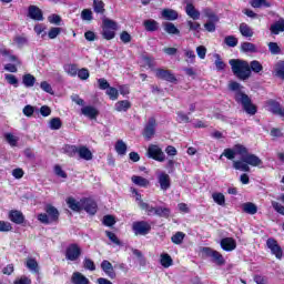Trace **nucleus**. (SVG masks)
Wrapping results in <instances>:
<instances>
[{
  "label": "nucleus",
  "mask_w": 284,
  "mask_h": 284,
  "mask_svg": "<svg viewBox=\"0 0 284 284\" xmlns=\"http://www.w3.org/2000/svg\"><path fill=\"white\" fill-rule=\"evenodd\" d=\"M236 155L242 156L241 160H235ZM223 156L229 161H233V169L240 170V172H250V165L252 168L263 165V160L256 154L250 153V149L241 143L234 144L233 149H224L220 159H223Z\"/></svg>",
  "instance_id": "nucleus-1"
},
{
  "label": "nucleus",
  "mask_w": 284,
  "mask_h": 284,
  "mask_svg": "<svg viewBox=\"0 0 284 284\" xmlns=\"http://www.w3.org/2000/svg\"><path fill=\"white\" fill-rule=\"evenodd\" d=\"M231 65V70L240 81H247L252 77V69L250 68V63L245 60L241 59H231L229 61Z\"/></svg>",
  "instance_id": "nucleus-2"
},
{
  "label": "nucleus",
  "mask_w": 284,
  "mask_h": 284,
  "mask_svg": "<svg viewBox=\"0 0 284 284\" xmlns=\"http://www.w3.org/2000/svg\"><path fill=\"white\" fill-rule=\"evenodd\" d=\"M45 213H39L37 215V220L42 223V225H52V223H59V216H61V213H59V209L55 207L52 204H47L44 206Z\"/></svg>",
  "instance_id": "nucleus-3"
},
{
  "label": "nucleus",
  "mask_w": 284,
  "mask_h": 284,
  "mask_svg": "<svg viewBox=\"0 0 284 284\" xmlns=\"http://www.w3.org/2000/svg\"><path fill=\"white\" fill-rule=\"evenodd\" d=\"M234 100L242 105V109L246 114L250 116H254L256 112H258V106L256 104L252 103V98L247 95L245 92H236Z\"/></svg>",
  "instance_id": "nucleus-4"
},
{
  "label": "nucleus",
  "mask_w": 284,
  "mask_h": 284,
  "mask_svg": "<svg viewBox=\"0 0 284 284\" xmlns=\"http://www.w3.org/2000/svg\"><path fill=\"white\" fill-rule=\"evenodd\" d=\"M67 152L69 156H74L75 154H79L80 159H83L84 161H92V151L85 145H68Z\"/></svg>",
  "instance_id": "nucleus-5"
},
{
  "label": "nucleus",
  "mask_w": 284,
  "mask_h": 284,
  "mask_svg": "<svg viewBox=\"0 0 284 284\" xmlns=\"http://www.w3.org/2000/svg\"><path fill=\"white\" fill-rule=\"evenodd\" d=\"M201 252L207 258H212L213 263H216L220 266L225 265V257H223V254H221V252L213 250L209 246H203L201 248Z\"/></svg>",
  "instance_id": "nucleus-6"
},
{
  "label": "nucleus",
  "mask_w": 284,
  "mask_h": 284,
  "mask_svg": "<svg viewBox=\"0 0 284 284\" xmlns=\"http://www.w3.org/2000/svg\"><path fill=\"white\" fill-rule=\"evenodd\" d=\"M132 232L135 236H148L152 232V225L148 221H135L132 223Z\"/></svg>",
  "instance_id": "nucleus-7"
},
{
  "label": "nucleus",
  "mask_w": 284,
  "mask_h": 284,
  "mask_svg": "<svg viewBox=\"0 0 284 284\" xmlns=\"http://www.w3.org/2000/svg\"><path fill=\"white\" fill-rule=\"evenodd\" d=\"M81 254H83V250L78 243H71L65 248V260L67 261H79L81 258Z\"/></svg>",
  "instance_id": "nucleus-8"
},
{
  "label": "nucleus",
  "mask_w": 284,
  "mask_h": 284,
  "mask_svg": "<svg viewBox=\"0 0 284 284\" xmlns=\"http://www.w3.org/2000/svg\"><path fill=\"white\" fill-rule=\"evenodd\" d=\"M156 125H159L156 123V118L155 116L149 118L148 123L144 125V129L142 131V136L146 141H152V139H154V135L156 134Z\"/></svg>",
  "instance_id": "nucleus-9"
},
{
  "label": "nucleus",
  "mask_w": 284,
  "mask_h": 284,
  "mask_svg": "<svg viewBox=\"0 0 284 284\" xmlns=\"http://www.w3.org/2000/svg\"><path fill=\"white\" fill-rule=\"evenodd\" d=\"M155 77L160 81H166L168 83H179V79L170 69L158 68L155 69Z\"/></svg>",
  "instance_id": "nucleus-10"
},
{
  "label": "nucleus",
  "mask_w": 284,
  "mask_h": 284,
  "mask_svg": "<svg viewBox=\"0 0 284 284\" xmlns=\"http://www.w3.org/2000/svg\"><path fill=\"white\" fill-rule=\"evenodd\" d=\"M146 154L149 159H153V161H158L159 163L165 161V153H163V150L156 144L149 145Z\"/></svg>",
  "instance_id": "nucleus-11"
},
{
  "label": "nucleus",
  "mask_w": 284,
  "mask_h": 284,
  "mask_svg": "<svg viewBox=\"0 0 284 284\" xmlns=\"http://www.w3.org/2000/svg\"><path fill=\"white\" fill-rule=\"evenodd\" d=\"M82 210L87 212V214H90V216H94L97 212H99V204H97V201L90 199V197H82Z\"/></svg>",
  "instance_id": "nucleus-12"
},
{
  "label": "nucleus",
  "mask_w": 284,
  "mask_h": 284,
  "mask_svg": "<svg viewBox=\"0 0 284 284\" xmlns=\"http://www.w3.org/2000/svg\"><path fill=\"white\" fill-rule=\"evenodd\" d=\"M266 246L268 247V250H271V253L273 254V256H275V258H277L278 261L283 258V247L278 245V241H276V239H268L266 241Z\"/></svg>",
  "instance_id": "nucleus-13"
},
{
  "label": "nucleus",
  "mask_w": 284,
  "mask_h": 284,
  "mask_svg": "<svg viewBox=\"0 0 284 284\" xmlns=\"http://www.w3.org/2000/svg\"><path fill=\"white\" fill-rule=\"evenodd\" d=\"M266 105H267L270 112H272V114H274L275 116H280L281 119H284V108H283V105H281V102H278L274 99H270L266 102Z\"/></svg>",
  "instance_id": "nucleus-14"
},
{
  "label": "nucleus",
  "mask_w": 284,
  "mask_h": 284,
  "mask_svg": "<svg viewBox=\"0 0 284 284\" xmlns=\"http://www.w3.org/2000/svg\"><path fill=\"white\" fill-rule=\"evenodd\" d=\"M8 219L16 225H23L26 223V215L19 210H11L8 213Z\"/></svg>",
  "instance_id": "nucleus-15"
},
{
  "label": "nucleus",
  "mask_w": 284,
  "mask_h": 284,
  "mask_svg": "<svg viewBox=\"0 0 284 284\" xmlns=\"http://www.w3.org/2000/svg\"><path fill=\"white\" fill-rule=\"evenodd\" d=\"M28 18L33 21H43V11L39 7L31 4L28 8Z\"/></svg>",
  "instance_id": "nucleus-16"
},
{
  "label": "nucleus",
  "mask_w": 284,
  "mask_h": 284,
  "mask_svg": "<svg viewBox=\"0 0 284 284\" xmlns=\"http://www.w3.org/2000/svg\"><path fill=\"white\" fill-rule=\"evenodd\" d=\"M81 114L90 119V121H97L100 113L99 109L94 108L93 105H85L81 109Z\"/></svg>",
  "instance_id": "nucleus-17"
},
{
  "label": "nucleus",
  "mask_w": 284,
  "mask_h": 284,
  "mask_svg": "<svg viewBox=\"0 0 284 284\" xmlns=\"http://www.w3.org/2000/svg\"><path fill=\"white\" fill-rule=\"evenodd\" d=\"M220 246L224 252H234L236 250V240L234 237H223L220 241Z\"/></svg>",
  "instance_id": "nucleus-18"
},
{
  "label": "nucleus",
  "mask_w": 284,
  "mask_h": 284,
  "mask_svg": "<svg viewBox=\"0 0 284 284\" xmlns=\"http://www.w3.org/2000/svg\"><path fill=\"white\" fill-rule=\"evenodd\" d=\"M101 270L109 276V278H116V272L114 271V266H112V263L108 260H103L101 262Z\"/></svg>",
  "instance_id": "nucleus-19"
},
{
  "label": "nucleus",
  "mask_w": 284,
  "mask_h": 284,
  "mask_svg": "<svg viewBox=\"0 0 284 284\" xmlns=\"http://www.w3.org/2000/svg\"><path fill=\"white\" fill-rule=\"evenodd\" d=\"M158 181H159L161 190H163L164 192L170 190L172 182H171L170 175L168 173L161 172L158 176Z\"/></svg>",
  "instance_id": "nucleus-20"
},
{
  "label": "nucleus",
  "mask_w": 284,
  "mask_h": 284,
  "mask_svg": "<svg viewBox=\"0 0 284 284\" xmlns=\"http://www.w3.org/2000/svg\"><path fill=\"white\" fill-rule=\"evenodd\" d=\"M185 12L190 19L193 21H199L201 19V12L196 10V7L192 2L186 3Z\"/></svg>",
  "instance_id": "nucleus-21"
},
{
  "label": "nucleus",
  "mask_w": 284,
  "mask_h": 284,
  "mask_svg": "<svg viewBox=\"0 0 284 284\" xmlns=\"http://www.w3.org/2000/svg\"><path fill=\"white\" fill-rule=\"evenodd\" d=\"M67 205L72 210V212H81L83 210V203L77 201L74 197L67 199Z\"/></svg>",
  "instance_id": "nucleus-22"
},
{
  "label": "nucleus",
  "mask_w": 284,
  "mask_h": 284,
  "mask_svg": "<svg viewBox=\"0 0 284 284\" xmlns=\"http://www.w3.org/2000/svg\"><path fill=\"white\" fill-rule=\"evenodd\" d=\"M72 284H90V280L81 272H74L71 276Z\"/></svg>",
  "instance_id": "nucleus-23"
},
{
  "label": "nucleus",
  "mask_w": 284,
  "mask_h": 284,
  "mask_svg": "<svg viewBox=\"0 0 284 284\" xmlns=\"http://www.w3.org/2000/svg\"><path fill=\"white\" fill-rule=\"evenodd\" d=\"M132 108V102L129 100H120L115 103L114 110L115 112H128Z\"/></svg>",
  "instance_id": "nucleus-24"
},
{
  "label": "nucleus",
  "mask_w": 284,
  "mask_h": 284,
  "mask_svg": "<svg viewBox=\"0 0 284 284\" xmlns=\"http://www.w3.org/2000/svg\"><path fill=\"white\" fill-rule=\"evenodd\" d=\"M240 33L242 37H245L246 39H252L254 37V29L250 27L247 23L242 22L240 24Z\"/></svg>",
  "instance_id": "nucleus-25"
},
{
  "label": "nucleus",
  "mask_w": 284,
  "mask_h": 284,
  "mask_svg": "<svg viewBox=\"0 0 284 284\" xmlns=\"http://www.w3.org/2000/svg\"><path fill=\"white\" fill-rule=\"evenodd\" d=\"M143 27L146 32H156L159 30V22L154 19L143 21Z\"/></svg>",
  "instance_id": "nucleus-26"
},
{
  "label": "nucleus",
  "mask_w": 284,
  "mask_h": 284,
  "mask_svg": "<svg viewBox=\"0 0 284 284\" xmlns=\"http://www.w3.org/2000/svg\"><path fill=\"white\" fill-rule=\"evenodd\" d=\"M271 34H281V32H284V19H280L278 21L274 22L270 27Z\"/></svg>",
  "instance_id": "nucleus-27"
},
{
  "label": "nucleus",
  "mask_w": 284,
  "mask_h": 284,
  "mask_svg": "<svg viewBox=\"0 0 284 284\" xmlns=\"http://www.w3.org/2000/svg\"><path fill=\"white\" fill-rule=\"evenodd\" d=\"M162 18L166 21H176V19H179V12L173 9H163Z\"/></svg>",
  "instance_id": "nucleus-28"
},
{
  "label": "nucleus",
  "mask_w": 284,
  "mask_h": 284,
  "mask_svg": "<svg viewBox=\"0 0 284 284\" xmlns=\"http://www.w3.org/2000/svg\"><path fill=\"white\" fill-rule=\"evenodd\" d=\"M170 214H172V210L165 206H155L154 216H159L160 219H170Z\"/></svg>",
  "instance_id": "nucleus-29"
},
{
  "label": "nucleus",
  "mask_w": 284,
  "mask_h": 284,
  "mask_svg": "<svg viewBox=\"0 0 284 284\" xmlns=\"http://www.w3.org/2000/svg\"><path fill=\"white\" fill-rule=\"evenodd\" d=\"M241 52H250L251 54H256L258 52V49L256 48V44L252 42H242L240 47Z\"/></svg>",
  "instance_id": "nucleus-30"
},
{
  "label": "nucleus",
  "mask_w": 284,
  "mask_h": 284,
  "mask_svg": "<svg viewBox=\"0 0 284 284\" xmlns=\"http://www.w3.org/2000/svg\"><path fill=\"white\" fill-rule=\"evenodd\" d=\"M132 183L138 185L139 187H148L150 185V180L141 176V175H133L131 178Z\"/></svg>",
  "instance_id": "nucleus-31"
},
{
  "label": "nucleus",
  "mask_w": 284,
  "mask_h": 284,
  "mask_svg": "<svg viewBox=\"0 0 284 284\" xmlns=\"http://www.w3.org/2000/svg\"><path fill=\"white\" fill-rule=\"evenodd\" d=\"M210 19H212V21H209L206 23H204V28L206 32H216V24L214 23V21H219V17L214 13H211Z\"/></svg>",
  "instance_id": "nucleus-32"
},
{
  "label": "nucleus",
  "mask_w": 284,
  "mask_h": 284,
  "mask_svg": "<svg viewBox=\"0 0 284 284\" xmlns=\"http://www.w3.org/2000/svg\"><path fill=\"white\" fill-rule=\"evenodd\" d=\"M22 83L24 88H34V83H37V78L31 73H26L22 75Z\"/></svg>",
  "instance_id": "nucleus-33"
},
{
  "label": "nucleus",
  "mask_w": 284,
  "mask_h": 284,
  "mask_svg": "<svg viewBox=\"0 0 284 284\" xmlns=\"http://www.w3.org/2000/svg\"><path fill=\"white\" fill-rule=\"evenodd\" d=\"M139 205H140V210H144L148 216H154L156 212V207L150 205L148 202H143V200H140Z\"/></svg>",
  "instance_id": "nucleus-34"
},
{
  "label": "nucleus",
  "mask_w": 284,
  "mask_h": 284,
  "mask_svg": "<svg viewBox=\"0 0 284 284\" xmlns=\"http://www.w3.org/2000/svg\"><path fill=\"white\" fill-rule=\"evenodd\" d=\"M160 263H161L162 267L168 268V267H172V265H174V260H172V256H170V254L163 253V254H161Z\"/></svg>",
  "instance_id": "nucleus-35"
},
{
  "label": "nucleus",
  "mask_w": 284,
  "mask_h": 284,
  "mask_svg": "<svg viewBox=\"0 0 284 284\" xmlns=\"http://www.w3.org/2000/svg\"><path fill=\"white\" fill-rule=\"evenodd\" d=\"M242 209H243V212H245V214L254 215L256 214V212H258V206H256V204L252 202L244 203Z\"/></svg>",
  "instance_id": "nucleus-36"
},
{
  "label": "nucleus",
  "mask_w": 284,
  "mask_h": 284,
  "mask_svg": "<svg viewBox=\"0 0 284 284\" xmlns=\"http://www.w3.org/2000/svg\"><path fill=\"white\" fill-rule=\"evenodd\" d=\"M26 267H28V270H30L31 272H34L36 274H38L39 262H37V260L34 257H29V258H27Z\"/></svg>",
  "instance_id": "nucleus-37"
},
{
  "label": "nucleus",
  "mask_w": 284,
  "mask_h": 284,
  "mask_svg": "<svg viewBox=\"0 0 284 284\" xmlns=\"http://www.w3.org/2000/svg\"><path fill=\"white\" fill-rule=\"evenodd\" d=\"M115 151L121 156H124V154H126V152H128V144H125V142H123V140H118L115 142Z\"/></svg>",
  "instance_id": "nucleus-38"
},
{
  "label": "nucleus",
  "mask_w": 284,
  "mask_h": 284,
  "mask_svg": "<svg viewBox=\"0 0 284 284\" xmlns=\"http://www.w3.org/2000/svg\"><path fill=\"white\" fill-rule=\"evenodd\" d=\"M64 72H67V74H69V77H77V74L79 72V67L74 63L65 64Z\"/></svg>",
  "instance_id": "nucleus-39"
},
{
  "label": "nucleus",
  "mask_w": 284,
  "mask_h": 284,
  "mask_svg": "<svg viewBox=\"0 0 284 284\" xmlns=\"http://www.w3.org/2000/svg\"><path fill=\"white\" fill-rule=\"evenodd\" d=\"M164 30L168 34H181L179 28H176V26H174L172 22H165Z\"/></svg>",
  "instance_id": "nucleus-40"
},
{
  "label": "nucleus",
  "mask_w": 284,
  "mask_h": 284,
  "mask_svg": "<svg viewBox=\"0 0 284 284\" xmlns=\"http://www.w3.org/2000/svg\"><path fill=\"white\" fill-rule=\"evenodd\" d=\"M50 130H61L63 128V122L61 118H52L49 122Z\"/></svg>",
  "instance_id": "nucleus-41"
},
{
  "label": "nucleus",
  "mask_w": 284,
  "mask_h": 284,
  "mask_svg": "<svg viewBox=\"0 0 284 284\" xmlns=\"http://www.w3.org/2000/svg\"><path fill=\"white\" fill-rule=\"evenodd\" d=\"M93 10L97 14H103L105 12V3L101 0H93Z\"/></svg>",
  "instance_id": "nucleus-42"
},
{
  "label": "nucleus",
  "mask_w": 284,
  "mask_h": 284,
  "mask_svg": "<svg viewBox=\"0 0 284 284\" xmlns=\"http://www.w3.org/2000/svg\"><path fill=\"white\" fill-rule=\"evenodd\" d=\"M252 8H272V3L267 0H251Z\"/></svg>",
  "instance_id": "nucleus-43"
},
{
  "label": "nucleus",
  "mask_w": 284,
  "mask_h": 284,
  "mask_svg": "<svg viewBox=\"0 0 284 284\" xmlns=\"http://www.w3.org/2000/svg\"><path fill=\"white\" fill-rule=\"evenodd\" d=\"M103 26H104L103 29L105 30H114V31L119 30V24H116V21L110 20L108 18L103 20Z\"/></svg>",
  "instance_id": "nucleus-44"
},
{
  "label": "nucleus",
  "mask_w": 284,
  "mask_h": 284,
  "mask_svg": "<svg viewBox=\"0 0 284 284\" xmlns=\"http://www.w3.org/2000/svg\"><path fill=\"white\" fill-rule=\"evenodd\" d=\"M4 79L9 85H13V88H19V79L14 74L7 73L4 74Z\"/></svg>",
  "instance_id": "nucleus-45"
},
{
  "label": "nucleus",
  "mask_w": 284,
  "mask_h": 284,
  "mask_svg": "<svg viewBox=\"0 0 284 284\" xmlns=\"http://www.w3.org/2000/svg\"><path fill=\"white\" fill-rule=\"evenodd\" d=\"M252 72H255V74H258V72H263V64H261L260 61L253 60L248 64Z\"/></svg>",
  "instance_id": "nucleus-46"
},
{
  "label": "nucleus",
  "mask_w": 284,
  "mask_h": 284,
  "mask_svg": "<svg viewBox=\"0 0 284 284\" xmlns=\"http://www.w3.org/2000/svg\"><path fill=\"white\" fill-rule=\"evenodd\" d=\"M224 43L229 47V48H236L239 45V39L234 36H227L224 39Z\"/></svg>",
  "instance_id": "nucleus-47"
},
{
  "label": "nucleus",
  "mask_w": 284,
  "mask_h": 284,
  "mask_svg": "<svg viewBox=\"0 0 284 284\" xmlns=\"http://www.w3.org/2000/svg\"><path fill=\"white\" fill-rule=\"evenodd\" d=\"M185 239V233L183 232H176L172 237L171 241L174 243V245H181L183 243V240Z\"/></svg>",
  "instance_id": "nucleus-48"
},
{
  "label": "nucleus",
  "mask_w": 284,
  "mask_h": 284,
  "mask_svg": "<svg viewBox=\"0 0 284 284\" xmlns=\"http://www.w3.org/2000/svg\"><path fill=\"white\" fill-rule=\"evenodd\" d=\"M106 94L111 101H116V99H119V90L114 87L108 88Z\"/></svg>",
  "instance_id": "nucleus-49"
},
{
  "label": "nucleus",
  "mask_w": 284,
  "mask_h": 284,
  "mask_svg": "<svg viewBox=\"0 0 284 284\" xmlns=\"http://www.w3.org/2000/svg\"><path fill=\"white\" fill-rule=\"evenodd\" d=\"M4 139H6L7 143H9V145H11V148H17V143L19 142V139H17V136H14V134L6 133Z\"/></svg>",
  "instance_id": "nucleus-50"
},
{
  "label": "nucleus",
  "mask_w": 284,
  "mask_h": 284,
  "mask_svg": "<svg viewBox=\"0 0 284 284\" xmlns=\"http://www.w3.org/2000/svg\"><path fill=\"white\" fill-rule=\"evenodd\" d=\"M212 199L217 205H225V195L223 193H213Z\"/></svg>",
  "instance_id": "nucleus-51"
},
{
  "label": "nucleus",
  "mask_w": 284,
  "mask_h": 284,
  "mask_svg": "<svg viewBox=\"0 0 284 284\" xmlns=\"http://www.w3.org/2000/svg\"><path fill=\"white\" fill-rule=\"evenodd\" d=\"M83 267L84 270H89V272H94V270H97V264H94V261L91 258L85 257L83 261Z\"/></svg>",
  "instance_id": "nucleus-52"
},
{
  "label": "nucleus",
  "mask_w": 284,
  "mask_h": 284,
  "mask_svg": "<svg viewBox=\"0 0 284 284\" xmlns=\"http://www.w3.org/2000/svg\"><path fill=\"white\" fill-rule=\"evenodd\" d=\"M102 37L105 39V41H112V39L116 37V31L112 29H103Z\"/></svg>",
  "instance_id": "nucleus-53"
},
{
  "label": "nucleus",
  "mask_w": 284,
  "mask_h": 284,
  "mask_svg": "<svg viewBox=\"0 0 284 284\" xmlns=\"http://www.w3.org/2000/svg\"><path fill=\"white\" fill-rule=\"evenodd\" d=\"M275 72H276V77H278V79H282V81H284V60L277 62L275 67Z\"/></svg>",
  "instance_id": "nucleus-54"
},
{
  "label": "nucleus",
  "mask_w": 284,
  "mask_h": 284,
  "mask_svg": "<svg viewBox=\"0 0 284 284\" xmlns=\"http://www.w3.org/2000/svg\"><path fill=\"white\" fill-rule=\"evenodd\" d=\"M105 236H108L109 241H111V243H114V245H119V246L122 245L121 240H119L115 233L111 231H105Z\"/></svg>",
  "instance_id": "nucleus-55"
},
{
  "label": "nucleus",
  "mask_w": 284,
  "mask_h": 284,
  "mask_svg": "<svg viewBox=\"0 0 284 284\" xmlns=\"http://www.w3.org/2000/svg\"><path fill=\"white\" fill-rule=\"evenodd\" d=\"M102 223L106 227H112V225H115L116 219H114V215H104Z\"/></svg>",
  "instance_id": "nucleus-56"
},
{
  "label": "nucleus",
  "mask_w": 284,
  "mask_h": 284,
  "mask_svg": "<svg viewBox=\"0 0 284 284\" xmlns=\"http://www.w3.org/2000/svg\"><path fill=\"white\" fill-rule=\"evenodd\" d=\"M268 52H271V54H274V55L281 54V47L276 42H270Z\"/></svg>",
  "instance_id": "nucleus-57"
},
{
  "label": "nucleus",
  "mask_w": 284,
  "mask_h": 284,
  "mask_svg": "<svg viewBox=\"0 0 284 284\" xmlns=\"http://www.w3.org/2000/svg\"><path fill=\"white\" fill-rule=\"evenodd\" d=\"M229 90H231V92H243V87L241 85V83L236 82V81H231L229 83Z\"/></svg>",
  "instance_id": "nucleus-58"
},
{
  "label": "nucleus",
  "mask_w": 284,
  "mask_h": 284,
  "mask_svg": "<svg viewBox=\"0 0 284 284\" xmlns=\"http://www.w3.org/2000/svg\"><path fill=\"white\" fill-rule=\"evenodd\" d=\"M215 59H216L215 60V68H216V70H219V71L225 70L226 64L223 61V59H221V55L220 54H215Z\"/></svg>",
  "instance_id": "nucleus-59"
},
{
  "label": "nucleus",
  "mask_w": 284,
  "mask_h": 284,
  "mask_svg": "<svg viewBox=\"0 0 284 284\" xmlns=\"http://www.w3.org/2000/svg\"><path fill=\"white\" fill-rule=\"evenodd\" d=\"M271 205H272L273 210L275 212H277V214H281L282 216H284V206L281 203H278L276 201H272Z\"/></svg>",
  "instance_id": "nucleus-60"
},
{
  "label": "nucleus",
  "mask_w": 284,
  "mask_h": 284,
  "mask_svg": "<svg viewBox=\"0 0 284 284\" xmlns=\"http://www.w3.org/2000/svg\"><path fill=\"white\" fill-rule=\"evenodd\" d=\"M0 232H12V224L0 220Z\"/></svg>",
  "instance_id": "nucleus-61"
},
{
  "label": "nucleus",
  "mask_w": 284,
  "mask_h": 284,
  "mask_svg": "<svg viewBox=\"0 0 284 284\" xmlns=\"http://www.w3.org/2000/svg\"><path fill=\"white\" fill-rule=\"evenodd\" d=\"M58 34H61V28L59 27H52L48 32L49 39H57Z\"/></svg>",
  "instance_id": "nucleus-62"
},
{
  "label": "nucleus",
  "mask_w": 284,
  "mask_h": 284,
  "mask_svg": "<svg viewBox=\"0 0 284 284\" xmlns=\"http://www.w3.org/2000/svg\"><path fill=\"white\" fill-rule=\"evenodd\" d=\"M81 19L83 21H92L93 17H92V10L90 9H84L81 12Z\"/></svg>",
  "instance_id": "nucleus-63"
},
{
  "label": "nucleus",
  "mask_w": 284,
  "mask_h": 284,
  "mask_svg": "<svg viewBox=\"0 0 284 284\" xmlns=\"http://www.w3.org/2000/svg\"><path fill=\"white\" fill-rule=\"evenodd\" d=\"M13 284H32V280L26 275H22L21 277L17 278Z\"/></svg>",
  "instance_id": "nucleus-64"
}]
</instances>
